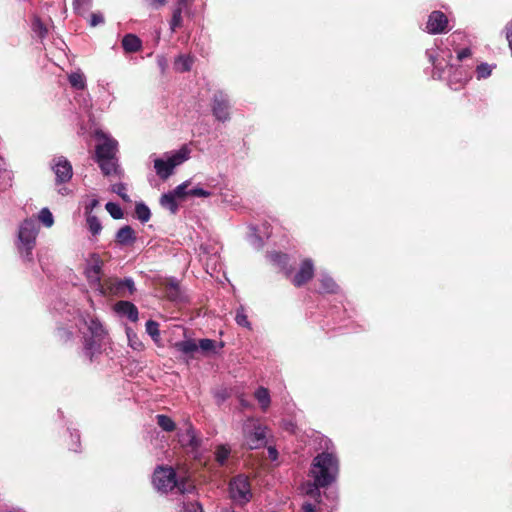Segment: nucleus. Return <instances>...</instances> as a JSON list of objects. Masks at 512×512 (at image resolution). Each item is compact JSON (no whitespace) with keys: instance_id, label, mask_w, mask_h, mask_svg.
I'll list each match as a JSON object with an SVG mask.
<instances>
[{"instance_id":"nucleus-1","label":"nucleus","mask_w":512,"mask_h":512,"mask_svg":"<svg viewBox=\"0 0 512 512\" xmlns=\"http://www.w3.org/2000/svg\"><path fill=\"white\" fill-rule=\"evenodd\" d=\"M326 451L317 454L311 463L309 471L313 478V488L307 493L313 495L319 494V488H326L336 481L339 474V459L333 451Z\"/></svg>"},{"instance_id":"nucleus-2","label":"nucleus","mask_w":512,"mask_h":512,"mask_svg":"<svg viewBox=\"0 0 512 512\" xmlns=\"http://www.w3.org/2000/svg\"><path fill=\"white\" fill-rule=\"evenodd\" d=\"M191 150L187 145H183L178 151H175L166 160L157 158L154 160L156 174L162 179L167 180L176 166L181 165L189 159Z\"/></svg>"},{"instance_id":"nucleus-3","label":"nucleus","mask_w":512,"mask_h":512,"mask_svg":"<svg viewBox=\"0 0 512 512\" xmlns=\"http://www.w3.org/2000/svg\"><path fill=\"white\" fill-rule=\"evenodd\" d=\"M152 482L158 491L164 493L173 490L175 487H177L182 494L189 491L185 482L177 481L176 472L171 467H158L153 473Z\"/></svg>"},{"instance_id":"nucleus-4","label":"nucleus","mask_w":512,"mask_h":512,"mask_svg":"<svg viewBox=\"0 0 512 512\" xmlns=\"http://www.w3.org/2000/svg\"><path fill=\"white\" fill-rule=\"evenodd\" d=\"M37 235L36 222L32 219H25L18 232V249L26 261H32V250L35 247Z\"/></svg>"},{"instance_id":"nucleus-5","label":"nucleus","mask_w":512,"mask_h":512,"mask_svg":"<svg viewBox=\"0 0 512 512\" xmlns=\"http://www.w3.org/2000/svg\"><path fill=\"white\" fill-rule=\"evenodd\" d=\"M244 435L249 449H259L267 444L268 428L256 420H248L244 424Z\"/></svg>"},{"instance_id":"nucleus-6","label":"nucleus","mask_w":512,"mask_h":512,"mask_svg":"<svg viewBox=\"0 0 512 512\" xmlns=\"http://www.w3.org/2000/svg\"><path fill=\"white\" fill-rule=\"evenodd\" d=\"M230 497L240 503L245 504L252 497L251 485L247 476L237 475L229 483Z\"/></svg>"},{"instance_id":"nucleus-7","label":"nucleus","mask_w":512,"mask_h":512,"mask_svg":"<svg viewBox=\"0 0 512 512\" xmlns=\"http://www.w3.org/2000/svg\"><path fill=\"white\" fill-rule=\"evenodd\" d=\"M315 274L314 262L310 258H305L301 261L298 271L289 278L291 283L300 288L311 281Z\"/></svg>"},{"instance_id":"nucleus-8","label":"nucleus","mask_w":512,"mask_h":512,"mask_svg":"<svg viewBox=\"0 0 512 512\" xmlns=\"http://www.w3.org/2000/svg\"><path fill=\"white\" fill-rule=\"evenodd\" d=\"M230 103L227 95L218 91L213 96L212 113L217 120L225 122L230 119Z\"/></svg>"},{"instance_id":"nucleus-9","label":"nucleus","mask_w":512,"mask_h":512,"mask_svg":"<svg viewBox=\"0 0 512 512\" xmlns=\"http://www.w3.org/2000/svg\"><path fill=\"white\" fill-rule=\"evenodd\" d=\"M449 20L442 11L435 10L430 13L426 23V31L429 34H442L448 30Z\"/></svg>"},{"instance_id":"nucleus-10","label":"nucleus","mask_w":512,"mask_h":512,"mask_svg":"<svg viewBox=\"0 0 512 512\" xmlns=\"http://www.w3.org/2000/svg\"><path fill=\"white\" fill-rule=\"evenodd\" d=\"M104 265V261L101 259L100 255L97 253H92L87 260V265L85 268V276L90 283L100 284L101 283V274L102 267Z\"/></svg>"},{"instance_id":"nucleus-11","label":"nucleus","mask_w":512,"mask_h":512,"mask_svg":"<svg viewBox=\"0 0 512 512\" xmlns=\"http://www.w3.org/2000/svg\"><path fill=\"white\" fill-rule=\"evenodd\" d=\"M52 169L55 173L57 184L67 183L73 176L72 165L64 156L53 159Z\"/></svg>"},{"instance_id":"nucleus-12","label":"nucleus","mask_w":512,"mask_h":512,"mask_svg":"<svg viewBox=\"0 0 512 512\" xmlns=\"http://www.w3.org/2000/svg\"><path fill=\"white\" fill-rule=\"evenodd\" d=\"M271 262L277 266L286 278H290L293 273V266L290 264V257L286 253L272 252L270 255Z\"/></svg>"},{"instance_id":"nucleus-13","label":"nucleus","mask_w":512,"mask_h":512,"mask_svg":"<svg viewBox=\"0 0 512 512\" xmlns=\"http://www.w3.org/2000/svg\"><path fill=\"white\" fill-rule=\"evenodd\" d=\"M117 150V142L113 139L106 138L102 143L96 146L95 160L115 158Z\"/></svg>"},{"instance_id":"nucleus-14","label":"nucleus","mask_w":512,"mask_h":512,"mask_svg":"<svg viewBox=\"0 0 512 512\" xmlns=\"http://www.w3.org/2000/svg\"><path fill=\"white\" fill-rule=\"evenodd\" d=\"M429 62L433 65V77L440 79L444 70L449 66V62L440 55L436 50H427L426 52Z\"/></svg>"},{"instance_id":"nucleus-15","label":"nucleus","mask_w":512,"mask_h":512,"mask_svg":"<svg viewBox=\"0 0 512 512\" xmlns=\"http://www.w3.org/2000/svg\"><path fill=\"white\" fill-rule=\"evenodd\" d=\"M122 285L123 280L117 278L108 279L102 284V292L118 297H126L125 289Z\"/></svg>"},{"instance_id":"nucleus-16","label":"nucleus","mask_w":512,"mask_h":512,"mask_svg":"<svg viewBox=\"0 0 512 512\" xmlns=\"http://www.w3.org/2000/svg\"><path fill=\"white\" fill-rule=\"evenodd\" d=\"M179 441L182 446L189 447L192 452H196L201 445V439L196 436L191 424L188 425L186 432L180 436Z\"/></svg>"},{"instance_id":"nucleus-17","label":"nucleus","mask_w":512,"mask_h":512,"mask_svg":"<svg viewBox=\"0 0 512 512\" xmlns=\"http://www.w3.org/2000/svg\"><path fill=\"white\" fill-rule=\"evenodd\" d=\"M114 309L117 313L125 315L131 322H136L138 320V309L129 301H118L115 304Z\"/></svg>"},{"instance_id":"nucleus-18","label":"nucleus","mask_w":512,"mask_h":512,"mask_svg":"<svg viewBox=\"0 0 512 512\" xmlns=\"http://www.w3.org/2000/svg\"><path fill=\"white\" fill-rule=\"evenodd\" d=\"M135 240H136L135 231L129 225L123 226L116 233L115 241L119 245H123V246L124 245H130V244L134 243Z\"/></svg>"},{"instance_id":"nucleus-19","label":"nucleus","mask_w":512,"mask_h":512,"mask_svg":"<svg viewBox=\"0 0 512 512\" xmlns=\"http://www.w3.org/2000/svg\"><path fill=\"white\" fill-rule=\"evenodd\" d=\"M122 47L127 53H135L141 50L142 41L134 34H126L122 39Z\"/></svg>"},{"instance_id":"nucleus-20","label":"nucleus","mask_w":512,"mask_h":512,"mask_svg":"<svg viewBox=\"0 0 512 512\" xmlns=\"http://www.w3.org/2000/svg\"><path fill=\"white\" fill-rule=\"evenodd\" d=\"M174 348L184 355L194 357V354L198 351V345L193 339L183 340L176 342Z\"/></svg>"},{"instance_id":"nucleus-21","label":"nucleus","mask_w":512,"mask_h":512,"mask_svg":"<svg viewBox=\"0 0 512 512\" xmlns=\"http://www.w3.org/2000/svg\"><path fill=\"white\" fill-rule=\"evenodd\" d=\"M189 4H181L177 3L175 8L173 9L172 18L170 20V30L171 32H176L177 29L181 28L183 25L182 12L183 9L186 8Z\"/></svg>"},{"instance_id":"nucleus-22","label":"nucleus","mask_w":512,"mask_h":512,"mask_svg":"<svg viewBox=\"0 0 512 512\" xmlns=\"http://www.w3.org/2000/svg\"><path fill=\"white\" fill-rule=\"evenodd\" d=\"M96 162L98 163L102 173L105 176L118 173V165L116 163V158L96 159Z\"/></svg>"},{"instance_id":"nucleus-23","label":"nucleus","mask_w":512,"mask_h":512,"mask_svg":"<svg viewBox=\"0 0 512 512\" xmlns=\"http://www.w3.org/2000/svg\"><path fill=\"white\" fill-rule=\"evenodd\" d=\"M164 293L166 297L171 301H176L180 298V287L179 283L174 280L170 279L164 284Z\"/></svg>"},{"instance_id":"nucleus-24","label":"nucleus","mask_w":512,"mask_h":512,"mask_svg":"<svg viewBox=\"0 0 512 512\" xmlns=\"http://www.w3.org/2000/svg\"><path fill=\"white\" fill-rule=\"evenodd\" d=\"M160 204L162 207L169 209L172 214H176L178 211L176 197L171 193V191L161 196Z\"/></svg>"},{"instance_id":"nucleus-25","label":"nucleus","mask_w":512,"mask_h":512,"mask_svg":"<svg viewBox=\"0 0 512 512\" xmlns=\"http://www.w3.org/2000/svg\"><path fill=\"white\" fill-rule=\"evenodd\" d=\"M254 396L257 399V401L259 402L262 410H264V411L267 410V408L269 407L270 402H271L268 389L265 387H259L255 391Z\"/></svg>"},{"instance_id":"nucleus-26","label":"nucleus","mask_w":512,"mask_h":512,"mask_svg":"<svg viewBox=\"0 0 512 512\" xmlns=\"http://www.w3.org/2000/svg\"><path fill=\"white\" fill-rule=\"evenodd\" d=\"M54 338L59 345H65L73 339V332L64 327H59L55 331Z\"/></svg>"},{"instance_id":"nucleus-27","label":"nucleus","mask_w":512,"mask_h":512,"mask_svg":"<svg viewBox=\"0 0 512 512\" xmlns=\"http://www.w3.org/2000/svg\"><path fill=\"white\" fill-rule=\"evenodd\" d=\"M96 351L95 336L86 337L83 344V353L89 362L93 361L94 353Z\"/></svg>"},{"instance_id":"nucleus-28","label":"nucleus","mask_w":512,"mask_h":512,"mask_svg":"<svg viewBox=\"0 0 512 512\" xmlns=\"http://www.w3.org/2000/svg\"><path fill=\"white\" fill-rule=\"evenodd\" d=\"M158 426L166 432H173L176 429V424L173 419L164 414L156 416Z\"/></svg>"},{"instance_id":"nucleus-29","label":"nucleus","mask_w":512,"mask_h":512,"mask_svg":"<svg viewBox=\"0 0 512 512\" xmlns=\"http://www.w3.org/2000/svg\"><path fill=\"white\" fill-rule=\"evenodd\" d=\"M93 0H73L74 12L80 16H84L92 6Z\"/></svg>"},{"instance_id":"nucleus-30","label":"nucleus","mask_w":512,"mask_h":512,"mask_svg":"<svg viewBox=\"0 0 512 512\" xmlns=\"http://www.w3.org/2000/svg\"><path fill=\"white\" fill-rule=\"evenodd\" d=\"M135 214L142 223L148 222L151 217L150 209L144 203H137L135 206Z\"/></svg>"},{"instance_id":"nucleus-31","label":"nucleus","mask_w":512,"mask_h":512,"mask_svg":"<svg viewBox=\"0 0 512 512\" xmlns=\"http://www.w3.org/2000/svg\"><path fill=\"white\" fill-rule=\"evenodd\" d=\"M86 221H87V225H88L89 231L92 233V235H98L101 232L102 225H101L100 220L98 219L97 216L92 215L91 213H89L87 215Z\"/></svg>"},{"instance_id":"nucleus-32","label":"nucleus","mask_w":512,"mask_h":512,"mask_svg":"<svg viewBox=\"0 0 512 512\" xmlns=\"http://www.w3.org/2000/svg\"><path fill=\"white\" fill-rule=\"evenodd\" d=\"M320 288L325 293H335L338 289L336 282L331 277H324L320 280Z\"/></svg>"},{"instance_id":"nucleus-33","label":"nucleus","mask_w":512,"mask_h":512,"mask_svg":"<svg viewBox=\"0 0 512 512\" xmlns=\"http://www.w3.org/2000/svg\"><path fill=\"white\" fill-rule=\"evenodd\" d=\"M177 66H180L182 72H188L192 68L193 59L190 56L180 55L175 61Z\"/></svg>"},{"instance_id":"nucleus-34","label":"nucleus","mask_w":512,"mask_h":512,"mask_svg":"<svg viewBox=\"0 0 512 512\" xmlns=\"http://www.w3.org/2000/svg\"><path fill=\"white\" fill-rule=\"evenodd\" d=\"M69 83L73 88L78 90L85 88V78L81 73H72L69 75Z\"/></svg>"},{"instance_id":"nucleus-35","label":"nucleus","mask_w":512,"mask_h":512,"mask_svg":"<svg viewBox=\"0 0 512 512\" xmlns=\"http://www.w3.org/2000/svg\"><path fill=\"white\" fill-rule=\"evenodd\" d=\"M198 350L200 349L203 353L216 352V341L212 339H201L199 340Z\"/></svg>"},{"instance_id":"nucleus-36","label":"nucleus","mask_w":512,"mask_h":512,"mask_svg":"<svg viewBox=\"0 0 512 512\" xmlns=\"http://www.w3.org/2000/svg\"><path fill=\"white\" fill-rule=\"evenodd\" d=\"M105 209L107 210V212L111 215V217L113 219L123 218V211L118 204L113 203V202H108L105 205Z\"/></svg>"},{"instance_id":"nucleus-37","label":"nucleus","mask_w":512,"mask_h":512,"mask_svg":"<svg viewBox=\"0 0 512 512\" xmlns=\"http://www.w3.org/2000/svg\"><path fill=\"white\" fill-rule=\"evenodd\" d=\"M235 321L238 325L251 329V323L248 321V317L243 307L237 309Z\"/></svg>"},{"instance_id":"nucleus-38","label":"nucleus","mask_w":512,"mask_h":512,"mask_svg":"<svg viewBox=\"0 0 512 512\" xmlns=\"http://www.w3.org/2000/svg\"><path fill=\"white\" fill-rule=\"evenodd\" d=\"M112 192L118 194L123 201L131 202L130 196L127 194V188L124 183H117L112 186Z\"/></svg>"},{"instance_id":"nucleus-39","label":"nucleus","mask_w":512,"mask_h":512,"mask_svg":"<svg viewBox=\"0 0 512 512\" xmlns=\"http://www.w3.org/2000/svg\"><path fill=\"white\" fill-rule=\"evenodd\" d=\"M39 220L46 226L51 227L54 223L53 215L48 208H43L39 212Z\"/></svg>"},{"instance_id":"nucleus-40","label":"nucleus","mask_w":512,"mask_h":512,"mask_svg":"<svg viewBox=\"0 0 512 512\" xmlns=\"http://www.w3.org/2000/svg\"><path fill=\"white\" fill-rule=\"evenodd\" d=\"M189 184V181H185L178 185L173 191H171V193H173L176 198L184 199L186 196H190L188 193L189 190H187Z\"/></svg>"},{"instance_id":"nucleus-41","label":"nucleus","mask_w":512,"mask_h":512,"mask_svg":"<svg viewBox=\"0 0 512 512\" xmlns=\"http://www.w3.org/2000/svg\"><path fill=\"white\" fill-rule=\"evenodd\" d=\"M492 67L487 63H481L476 68V74L478 79H485L491 75Z\"/></svg>"},{"instance_id":"nucleus-42","label":"nucleus","mask_w":512,"mask_h":512,"mask_svg":"<svg viewBox=\"0 0 512 512\" xmlns=\"http://www.w3.org/2000/svg\"><path fill=\"white\" fill-rule=\"evenodd\" d=\"M229 454L230 450L228 448H226L225 446H219L215 452L216 461L220 465H223L226 462Z\"/></svg>"},{"instance_id":"nucleus-43","label":"nucleus","mask_w":512,"mask_h":512,"mask_svg":"<svg viewBox=\"0 0 512 512\" xmlns=\"http://www.w3.org/2000/svg\"><path fill=\"white\" fill-rule=\"evenodd\" d=\"M88 329L91 332V336L100 337L103 333V327L98 320H91Z\"/></svg>"},{"instance_id":"nucleus-44","label":"nucleus","mask_w":512,"mask_h":512,"mask_svg":"<svg viewBox=\"0 0 512 512\" xmlns=\"http://www.w3.org/2000/svg\"><path fill=\"white\" fill-rule=\"evenodd\" d=\"M146 331L152 338L158 337L159 336V324L156 321L148 320L146 322Z\"/></svg>"},{"instance_id":"nucleus-45","label":"nucleus","mask_w":512,"mask_h":512,"mask_svg":"<svg viewBox=\"0 0 512 512\" xmlns=\"http://www.w3.org/2000/svg\"><path fill=\"white\" fill-rule=\"evenodd\" d=\"M184 512H204L202 505L197 502H184L183 503Z\"/></svg>"},{"instance_id":"nucleus-46","label":"nucleus","mask_w":512,"mask_h":512,"mask_svg":"<svg viewBox=\"0 0 512 512\" xmlns=\"http://www.w3.org/2000/svg\"><path fill=\"white\" fill-rule=\"evenodd\" d=\"M104 23V17L101 13H92L90 15L89 25L91 27H96L99 24Z\"/></svg>"},{"instance_id":"nucleus-47","label":"nucleus","mask_w":512,"mask_h":512,"mask_svg":"<svg viewBox=\"0 0 512 512\" xmlns=\"http://www.w3.org/2000/svg\"><path fill=\"white\" fill-rule=\"evenodd\" d=\"M190 196L194 197H209L211 192L204 190L202 188H193L188 191Z\"/></svg>"},{"instance_id":"nucleus-48","label":"nucleus","mask_w":512,"mask_h":512,"mask_svg":"<svg viewBox=\"0 0 512 512\" xmlns=\"http://www.w3.org/2000/svg\"><path fill=\"white\" fill-rule=\"evenodd\" d=\"M125 289V293L128 291L129 294H133L135 292V285L132 279L126 278L123 280V285Z\"/></svg>"},{"instance_id":"nucleus-49","label":"nucleus","mask_w":512,"mask_h":512,"mask_svg":"<svg viewBox=\"0 0 512 512\" xmlns=\"http://www.w3.org/2000/svg\"><path fill=\"white\" fill-rule=\"evenodd\" d=\"M472 55V52L469 48H464L457 53V59L459 61H463L466 58H469Z\"/></svg>"},{"instance_id":"nucleus-50","label":"nucleus","mask_w":512,"mask_h":512,"mask_svg":"<svg viewBox=\"0 0 512 512\" xmlns=\"http://www.w3.org/2000/svg\"><path fill=\"white\" fill-rule=\"evenodd\" d=\"M268 457L272 461H275L278 458V451L274 446L268 447Z\"/></svg>"},{"instance_id":"nucleus-51","label":"nucleus","mask_w":512,"mask_h":512,"mask_svg":"<svg viewBox=\"0 0 512 512\" xmlns=\"http://www.w3.org/2000/svg\"><path fill=\"white\" fill-rule=\"evenodd\" d=\"M153 8L158 9L166 4V0H146Z\"/></svg>"},{"instance_id":"nucleus-52","label":"nucleus","mask_w":512,"mask_h":512,"mask_svg":"<svg viewBox=\"0 0 512 512\" xmlns=\"http://www.w3.org/2000/svg\"><path fill=\"white\" fill-rule=\"evenodd\" d=\"M99 204V201L97 199H93L89 205L86 206V214L88 215L89 213H91V210L94 209L95 207H97Z\"/></svg>"},{"instance_id":"nucleus-53","label":"nucleus","mask_w":512,"mask_h":512,"mask_svg":"<svg viewBox=\"0 0 512 512\" xmlns=\"http://www.w3.org/2000/svg\"><path fill=\"white\" fill-rule=\"evenodd\" d=\"M302 509L304 512H317L315 505H313L311 503H304L302 506Z\"/></svg>"},{"instance_id":"nucleus-54","label":"nucleus","mask_w":512,"mask_h":512,"mask_svg":"<svg viewBox=\"0 0 512 512\" xmlns=\"http://www.w3.org/2000/svg\"><path fill=\"white\" fill-rule=\"evenodd\" d=\"M34 26H35V29L39 30L41 36H43V33L47 32V29L43 26V24L39 20H37L34 23Z\"/></svg>"},{"instance_id":"nucleus-55","label":"nucleus","mask_w":512,"mask_h":512,"mask_svg":"<svg viewBox=\"0 0 512 512\" xmlns=\"http://www.w3.org/2000/svg\"><path fill=\"white\" fill-rule=\"evenodd\" d=\"M191 2V0H178L177 3H181V4H189Z\"/></svg>"},{"instance_id":"nucleus-56","label":"nucleus","mask_w":512,"mask_h":512,"mask_svg":"<svg viewBox=\"0 0 512 512\" xmlns=\"http://www.w3.org/2000/svg\"><path fill=\"white\" fill-rule=\"evenodd\" d=\"M448 57L452 58V53L451 52H448Z\"/></svg>"},{"instance_id":"nucleus-57","label":"nucleus","mask_w":512,"mask_h":512,"mask_svg":"<svg viewBox=\"0 0 512 512\" xmlns=\"http://www.w3.org/2000/svg\"><path fill=\"white\" fill-rule=\"evenodd\" d=\"M226 512H235V511H226Z\"/></svg>"}]
</instances>
